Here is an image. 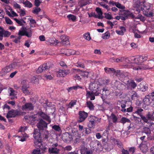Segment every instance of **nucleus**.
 <instances>
[{"label": "nucleus", "instance_id": "473e14b6", "mask_svg": "<svg viewBox=\"0 0 154 154\" xmlns=\"http://www.w3.org/2000/svg\"><path fill=\"white\" fill-rule=\"evenodd\" d=\"M143 133H144L147 134H151V131L150 128L149 127H144L142 131Z\"/></svg>", "mask_w": 154, "mask_h": 154}, {"label": "nucleus", "instance_id": "09e8293b", "mask_svg": "<svg viewBox=\"0 0 154 154\" xmlns=\"http://www.w3.org/2000/svg\"><path fill=\"white\" fill-rule=\"evenodd\" d=\"M136 150V148L134 147H131L129 148L128 151L129 154H134Z\"/></svg>", "mask_w": 154, "mask_h": 154}, {"label": "nucleus", "instance_id": "1a4fd4ad", "mask_svg": "<svg viewBox=\"0 0 154 154\" xmlns=\"http://www.w3.org/2000/svg\"><path fill=\"white\" fill-rule=\"evenodd\" d=\"M20 115V112L18 110L12 109L8 111L6 116L7 118H9L14 117L16 116Z\"/></svg>", "mask_w": 154, "mask_h": 154}, {"label": "nucleus", "instance_id": "f8f14e48", "mask_svg": "<svg viewBox=\"0 0 154 154\" xmlns=\"http://www.w3.org/2000/svg\"><path fill=\"white\" fill-rule=\"evenodd\" d=\"M113 87L114 89L119 90H123L125 88V85L117 80H116L114 83Z\"/></svg>", "mask_w": 154, "mask_h": 154}, {"label": "nucleus", "instance_id": "338daca9", "mask_svg": "<svg viewBox=\"0 0 154 154\" xmlns=\"http://www.w3.org/2000/svg\"><path fill=\"white\" fill-rule=\"evenodd\" d=\"M104 14L105 18L108 20H111L113 18L111 15L109 13H105Z\"/></svg>", "mask_w": 154, "mask_h": 154}, {"label": "nucleus", "instance_id": "39448f33", "mask_svg": "<svg viewBox=\"0 0 154 154\" xmlns=\"http://www.w3.org/2000/svg\"><path fill=\"white\" fill-rule=\"evenodd\" d=\"M51 62H48L39 66L37 70V73L42 72L43 71L49 69L51 66Z\"/></svg>", "mask_w": 154, "mask_h": 154}, {"label": "nucleus", "instance_id": "69168bd1", "mask_svg": "<svg viewBox=\"0 0 154 154\" xmlns=\"http://www.w3.org/2000/svg\"><path fill=\"white\" fill-rule=\"evenodd\" d=\"M99 14L101 17H103V12L101 11V9L99 7H97L95 10Z\"/></svg>", "mask_w": 154, "mask_h": 154}, {"label": "nucleus", "instance_id": "de8ad7c7", "mask_svg": "<svg viewBox=\"0 0 154 154\" xmlns=\"http://www.w3.org/2000/svg\"><path fill=\"white\" fill-rule=\"evenodd\" d=\"M138 97V95L137 93L135 91H133L132 93V94L131 95V99L132 100L137 99Z\"/></svg>", "mask_w": 154, "mask_h": 154}, {"label": "nucleus", "instance_id": "dca6fc26", "mask_svg": "<svg viewBox=\"0 0 154 154\" xmlns=\"http://www.w3.org/2000/svg\"><path fill=\"white\" fill-rule=\"evenodd\" d=\"M40 131V130L38 129H34L33 134V137L35 140L42 139V135Z\"/></svg>", "mask_w": 154, "mask_h": 154}, {"label": "nucleus", "instance_id": "b1692460", "mask_svg": "<svg viewBox=\"0 0 154 154\" xmlns=\"http://www.w3.org/2000/svg\"><path fill=\"white\" fill-rule=\"evenodd\" d=\"M34 146L36 148L40 149L43 146L42 140H35L34 141Z\"/></svg>", "mask_w": 154, "mask_h": 154}, {"label": "nucleus", "instance_id": "a878e982", "mask_svg": "<svg viewBox=\"0 0 154 154\" xmlns=\"http://www.w3.org/2000/svg\"><path fill=\"white\" fill-rule=\"evenodd\" d=\"M79 152L81 154H92L93 153L91 149H87L86 148L82 149L79 151Z\"/></svg>", "mask_w": 154, "mask_h": 154}, {"label": "nucleus", "instance_id": "13d9d810", "mask_svg": "<svg viewBox=\"0 0 154 154\" xmlns=\"http://www.w3.org/2000/svg\"><path fill=\"white\" fill-rule=\"evenodd\" d=\"M21 38L20 36H18L14 39L12 40V41L16 44H18L20 42Z\"/></svg>", "mask_w": 154, "mask_h": 154}, {"label": "nucleus", "instance_id": "052dcab7", "mask_svg": "<svg viewBox=\"0 0 154 154\" xmlns=\"http://www.w3.org/2000/svg\"><path fill=\"white\" fill-rule=\"evenodd\" d=\"M103 92H105L104 93H103V94H104V95L107 96V94H109V90L107 88L105 87L103 88Z\"/></svg>", "mask_w": 154, "mask_h": 154}, {"label": "nucleus", "instance_id": "aec40b11", "mask_svg": "<svg viewBox=\"0 0 154 154\" xmlns=\"http://www.w3.org/2000/svg\"><path fill=\"white\" fill-rule=\"evenodd\" d=\"M138 147L143 153H146L148 151V147L146 144L143 143V141L139 145Z\"/></svg>", "mask_w": 154, "mask_h": 154}, {"label": "nucleus", "instance_id": "c85d7f7f", "mask_svg": "<svg viewBox=\"0 0 154 154\" xmlns=\"http://www.w3.org/2000/svg\"><path fill=\"white\" fill-rule=\"evenodd\" d=\"M63 50H64V52L65 51V53H63V54H65V55H74L75 54V51L74 50L71 49H66L64 50V49H62L61 50V51Z\"/></svg>", "mask_w": 154, "mask_h": 154}, {"label": "nucleus", "instance_id": "bb28decb", "mask_svg": "<svg viewBox=\"0 0 154 154\" xmlns=\"http://www.w3.org/2000/svg\"><path fill=\"white\" fill-rule=\"evenodd\" d=\"M137 59L138 62L139 63H141L147 60V57L146 55H142L138 56Z\"/></svg>", "mask_w": 154, "mask_h": 154}, {"label": "nucleus", "instance_id": "bf43d9fd", "mask_svg": "<svg viewBox=\"0 0 154 154\" xmlns=\"http://www.w3.org/2000/svg\"><path fill=\"white\" fill-rule=\"evenodd\" d=\"M116 6L119 8L121 9L122 10H124L125 9V7L124 6L122 5L120 3L118 2H117Z\"/></svg>", "mask_w": 154, "mask_h": 154}, {"label": "nucleus", "instance_id": "7c9ffc66", "mask_svg": "<svg viewBox=\"0 0 154 154\" xmlns=\"http://www.w3.org/2000/svg\"><path fill=\"white\" fill-rule=\"evenodd\" d=\"M48 42L50 45H56L59 43L58 40L53 38L49 39Z\"/></svg>", "mask_w": 154, "mask_h": 154}, {"label": "nucleus", "instance_id": "0e129e2a", "mask_svg": "<svg viewBox=\"0 0 154 154\" xmlns=\"http://www.w3.org/2000/svg\"><path fill=\"white\" fill-rule=\"evenodd\" d=\"M52 129H54V130L59 132L61 131V128L59 126L57 125H54L52 127Z\"/></svg>", "mask_w": 154, "mask_h": 154}, {"label": "nucleus", "instance_id": "4d7b16f0", "mask_svg": "<svg viewBox=\"0 0 154 154\" xmlns=\"http://www.w3.org/2000/svg\"><path fill=\"white\" fill-rule=\"evenodd\" d=\"M5 22L7 24L9 25H12L13 23L12 21L8 17H5Z\"/></svg>", "mask_w": 154, "mask_h": 154}, {"label": "nucleus", "instance_id": "393cba45", "mask_svg": "<svg viewBox=\"0 0 154 154\" xmlns=\"http://www.w3.org/2000/svg\"><path fill=\"white\" fill-rule=\"evenodd\" d=\"M112 140L115 145H117L118 147L121 149L123 148L122 143L119 139L113 138Z\"/></svg>", "mask_w": 154, "mask_h": 154}, {"label": "nucleus", "instance_id": "ea45409f", "mask_svg": "<svg viewBox=\"0 0 154 154\" xmlns=\"http://www.w3.org/2000/svg\"><path fill=\"white\" fill-rule=\"evenodd\" d=\"M148 122H146L148 125V127L150 128H151V129H154V123L152 122H151L150 119H148Z\"/></svg>", "mask_w": 154, "mask_h": 154}, {"label": "nucleus", "instance_id": "864d4df0", "mask_svg": "<svg viewBox=\"0 0 154 154\" xmlns=\"http://www.w3.org/2000/svg\"><path fill=\"white\" fill-rule=\"evenodd\" d=\"M31 81L33 83L38 84V79L36 76H34L32 78Z\"/></svg>", "mask_w": 154, "mask_h": 154}, {"label": "nucleus", "instance_id": "a19ab883", "mask_svg": "<svg viewBox=\"0 0 154 154\" xmlns=\"http://www.w3.org/2000/svg\"><path fill=\"white\" fill-rule=\"evenodd\" d=\"M110 36V34L109 32H106L105 33L103 34L102 38L103 39H108Z\"/></svg>", "mask_w": 154, "mask_h": 154}, {"label": "nucleus", "instance_id": "423d86ee", "mask_svg": "<svg viewBox=\"0 0 154 154\" xmlns=\"http://www.w3.org/2000/svg\"><path fill=\"white\" fill-rule=\"evenodd\" d=\"M78 114L79 116L78 122L79 123L84 121L88 116V113L84 111H79Z\"/></svg>", "mask_w": 154, "mask_h": 154}, {"label": "nucleus", "instance_id": "cd10ccee", "mask_svg": "<svg viewBox=\"0 0 154 154\" xmlns=\"http://www.w3.org/2000/svg\"><path fill=\"white\" fill-rule=\"evenodd\" d=\"M86 96L87 98H90L91 100H94L95 99V96L93 91L91 92L89 91H87Z\"/></svg>", "mask_w": 154, "mask_h": 154}, {"label": "nucleus", "instance_id": "79ce46f5", "mask_svg": "<svg viewBox=\"0 0 154 154\" xmlns=\"http://www.w3.org/2000/svg\"><path fill=\"white\" fill-rule=\"evenodd\" d=\"M8 91L10 92L9 93V96H14L16 95V94L15 91L13 89L11 88H9L8 89Z\"/></svg>", "mask_w": 154, "mask_h": 154}, {"label": "nucleus", "instance_id": "6ab92c4d", "mask_svg": "<svg viewBox=\"0 0 154 154\" xmlns=\"http://www.w3.org/2000/svg\"><path fill=\"white\" fill-rule=\"evenodd\" d=\"M134 7L138 9L139 11L143 10V9L142 7H140L141 5H142V2L141 1V0H134ZM140 11H139V13Z\"/></svg>", "mask_w": 154, "mask_h": 154}, {"label": "nucleus", "instance_id": "5701e85b", "mask_svg": "<svg viewBox=\"0 0 154 154\" xmlns=\"http://www.w3.org/2000/svg\"><path fill=\"white\" fill-rule=\"evenodd\" d=\"M150 96V95H148L145 97L143 100V104L146 106H148L150 104L151 102Z\"/></svg>", "mask_w": 154, "mask_h": 154}, {"label": "nucleus", "instance_id": "774afa93", "mask_svg": "<svg viewBox=\"0 0 154 154\" xmlns=\"http://www.w3.org/2000/svg\"><path fill=\"white\" fill-rule=\"evenodd\" d=\"M41 10L40 8H36L32 11V12L34 14H37Z\"/></svg>", "mask_w": 154, "mask_h": 154}, {"label": "nucleus", "instance_id": "2f4dec72", "mask_svg": "<svg viewBox=\"0 0 154 154\" xmlns=\"http://www.w3.org/2000/svg\"><path fill=\"white\" fill-rule=\"evenodd\" d=\"M129 87H130L131 89H134L137 86V84L133 81L131 80L128 83Z\"/></svg>", "mask_w": 154, "mask_h": 154}, {"label": "nucleus", "instance_id": "9b49d317", "mask_svg": "<svg viewBox=\"0 0 154 154\" xmlns=\"http://www.w3.org/2000/svg\"><path fill=\"white\" fill-rule=\"evenodd\" d=\"M78 130L76 128H72L71 129V132L68 133V132H66L64 134V135L63 137H64V135H66L67 137V138L68 139V137L71 139H72V136H75L78 133Z\"/></svg>", "mask_w": 154, "mask_h": 154}, {"label": "nucleus", "instance_id": "6e6d98bb", "mask_svg": "<svg viewBox=\"0 0 154 154\" xmlns=\"http://www.w3.org/2000/svg\"><path fill=\"white\" fill-rule=\"evenodd\" d=\"M47 148L45 146L43 145L40 148L41 150V154H43L45 153L47 151Z\"/></svg>", "mask_w": 154, "mask_h": 154}, {"label": "nucleus", "instance_id": "e2e57ef3", "mask_svg": "<svg viewBox=\"0 0 154 154\" xmlns=\"http://www.w3.org/2000/svg\"><path fill=\"white\" fill-rule=\"evenodd\" d=\"M84 37L85 39L88 41L90 40L91 38L89 32H87L84 35Z\"/></svg>", "mask_w": 154, "mask_h": 154}, {"label": "nucleus", "instance_id": "0eeeda50", "mask_svg": "<svg viewBox=\"0 0 154 154\" xmlns=\"http://www.w3.org/2000/svg\"><path fill=\"white\" fill-rule=\"evenodd\" d=\"M119 14L120 15L124 16L126 18L129 17L134 18V17L133 13L128 10H120Z\"/></svg>", "mask_w": 154, "mask_h": 154}, {"label": "nucleus", "instance_id": "c756f323", "mask_svg": "<svg viewBox=\"0 0 154 154\" xmlns=\"http://www.w3.org/2000/svg\"><path fill=\"white\" fill-rule=\"evenodd\" d=\"M105 71L107 73H115L116 72L114 69L105 67L104 69Z\"/></svg>", "mask_w": 154, "mask_h": 154}, {"label": "nucleus", "instance_id": "20e7f679", "mask_svg": "<svg viewBox=\"0 0 154 154\" xmlns=\"http://www.w3.org/2000/svg\"><path fill=\"white\" fill-rule=\"evenodd\" d=\"M48 124L42 119H39L38 122L37 124V126L38 129L40 130H47L48 128Z\"/></svg>", "mask_w": 154, "mask_h": 154}, {"label": "nucleus", "instance_id": "2eb2a0df", "mask_svg": "<svg viewBox=\"0 0 154 154\" xmlns=\"http://www.w3.org/2000/svg\"><path fill=\"white\" fill-rule=\"evenodd\" d=\"M148 85L145 82H141L138 86V88L142 92H145L148 89Z\"/></svg>", "mask_w": 154, "mask_h": 154}, {"label": "nucleus", "instance_id": "a18cd8bd", "mask_svg": "<svg viewBox=\"0 0 154 154\" xmlns=\"http://www.w3.org/2000/svg\"><path fill=\"white\" fill-rule=\"evenodd\" d=\"M87 107H88L90 109H94V106L91 102L90 101L87 102Z\"/></svg>", "mask_w": 154, "mask_h": 154}, {"label": "nucleus", "instance_id": "4be33fe9", "mask_svg": "<svg viewBox=\"0 0 154 154\" xmlns=\"http://www.w3.org/2000/svg\"><path fill=\"white\" fill-rule=\"evenodd\" d=\"M60 150L57 148L51 147L48 149V152L50 154H58Z\"/></svg>", "mask_w": 154, "mask_h": 154}, {"label": "nucleus", "instance_id": "7ed1b4c3", "mask_svg": "<svg viewBox=\"0 0 154 154\" xmlns=\"http://www.w3.org/2000/svg\"><path fill=\"white\" fill-rule=\"evenodd\" d=\"M88 119L89 121L88 126L90 128H92L95 127L96 122L98 121L99 122H100L101 121L100 118L92 115L89 116L88 117Z\"/></svg>", "mask_w": 154, "mask_h": 154}, {"label": "nucleus", "instance_id": "f03ea898", "mask_svg": "<svg viewBox=\"0 0 154 154\" xmlns=\"http://www.w3.org/2000/svg\"><path fill=\"white\" fill-rule=\"evenodd\" d=\"M19 36H22L25 35L28 37H31L32 36V29L31 28H22V30H20L18 33Z\"/></svg>", "mask_w": 154, "mask_h": 154}, {"label": "nucleus", "instance_id": "3c124183", "mask_svg": "<svg viewBox=\"0 0 154 154\" xmlns=\"http://www.w3.org/2000/svg\"><path fill=\"white\" fill-rule=\"evenodd\" d=\"M32 154H41V151L40 149H33L32 152Z\"/></svg>", "mask_w": 154, "mask_h": 154}, {"label": "nucleus", "instance_id": "6e6552de", "mask_svg": "<svg viewBox=\"0 0 154 154\" xmlns=\"http://www.w3.org/2000/svg\"><path fill=\"white\" fill-rule=\"evenodd\" d=\"M11 34L9 31L5 30L3 28L0 26V41H2L3 37H8Z\"/></svg>", "mask_w": 154, "mask_h": 154}, {"label": "nucleus", "instance_id": "c9c22d12", "mask_svg": "<svg viewBox=\"0 0 154 154\" xmlns=\"http://www.w3.org/2000/svg\"><path fill=\"white\" fill-rule=\"evenodd\" d=\"M146 117L148 120L150 119L151 120L154 121V111L152 114H151L150 112H148L146 114Z\"/></svg>", "mask_w": 154, "mask_h": 154}, {"label": "nucleus", "instance_id": "603ef678", "mask_svg": "<svg viewBox=\"0 0 154 154\" xmlns=\"http://www.w3.org/2000/svg\"><path fill=\"white\" fill-rule=\"evenodd\" d=\"M28 88H22L21 90L26 95H29L30 94V92L29 90H28Z\"/></svg>", "mask_w": 154, "mask_h": 154}, {"label": "nucleus", "instance_id": "72a5a7b5", "mask_svg": "<svg viewBox=\"0 0 154 154\" xmlns=\"http://www.w3.org/2000/svg\"><path fill=\"white\" fill-rule=\"evenodd\" d=\"M42 136L43 139H47L49 137V133L48 131L46 130H43Z\"/></svg>", "mask_w": 154, "mask_h": 154}, {"label": "nucleus", "instance_id": "37998d69", "mask_svg": "<svg viewBox=\"0 0 154 154\" xmlns=\"http://www.w3.org/2000/svg\"><path fill=\"white\" fill-rule=\"evenodd\" d=\"M23 4L25 6L28 8H30L32 7V5L31 2L28 0H26L24 2Z\"/></svg>", "mask_w": 154, "mask_h": 154}, {"label": "nucleus", "instance_id": "412c9836", "mask_svg": "<svg viewBox=\"0 0 154 154\" xmlns=\"http://www.w3.org/2000/svg\"><path fill=\"white\" fill-rule=\"evenodd\" d=\"M148 65H147L142 64L136 67H133V69L134 70H139L146 69H149Z\"/></svg>", "mask_w": 154, "mask_h": 154}, {"label": "nucleus", "instance_id": "f704fd0d", "mask_svg": "<svg viewBox=\"0 0 154 154\" xmlns=\"http://www.w3.org/2000/svg\"><path fill=\"white\" fill-rule=\"evenodd\" d=\"M79 88L82 89L83 88L82 86L77 85L68 88L67 89V90L68 92H70L72 90H76L77 89Z\"/></svg>", "mask_w": 154, "mask_h": 154}, {"label": "nucleus", "instance_id": "9d476101", "mask_svg": "<svg viewBox=\"0 0 154 154\" xmlns=\"http://www.w3.org/2000/svg\"><path fill=\"white\" fill-rule=\"evenodd\" d=\"M70 72V71L69 69H60L57 73V77H63Z\"/></svg>", "mask_w": 154, "mask_h": 154}, {"label": "nucleus", "instance_id": "680f3d73", "mask_svg": "<svg viewBox=\"0 0 154 154\" xmlns=\"http://www.w3.org/2000/svg\"><path fill=\"white\" fill-rule=\"evenodd\" d=\"M88 4V2L86 0H82L80 2V6L82 7L85 5H86Z\"/></svg>", "mask_w": 154, "mask_h": 154}, {"label": "nucleus", "instance_id": "49530a36", "mask_svg": "<svg viewBox=\"0 0 154 154\" xmlns=\"http://www.w3.org/2000/svg\"><path fill=\"white\" fill-rule=\"evenodd\" d=\"M76 100H72L69 103L68 106L69 107L72 108L76 104Z\"/></svg>", "mask_w": 154, "mask_h": 154}, {"label": "nucleus", "instance_id": "f257e3e1", "mask_svg": "<svg viewBox=\"0 0 154 154\" xmlns=\"http://www.w3.org/2000/svg\"><path fill=\"white\" fill-rule=\"evenodd\" d=\"M133 111H134L133 113L137 114L139 115L142 121H143L144 122H148V120L147 118L146 117V116H143L142 114H143V109L140 107H136L134 109Z\"/></svg>", "mask_w": 154, "mask_h": 154}, {"label": "nucleus", "instance_id": "4468645a", "mask_svg": "<svg viewBox=\"0 0 154 154\" xmlns=\"http://www.w3.org/2000/svg\"><path fill=\"white\" fill-rule=\"evenodd\" d=\"M108 120L109 124H112V121L113 123L116 124L118 122V117L113 113L111 114L110 116L108 117Z\"/></svg>", "mask_w": 154, "mask_h": 154}, {"label": "nucleus", "instance_id": "ddd939ff", "mask_svg": "<svg viewBox=\"0 0 154 154\" xmlns=\"http://www.w3.org/2000/svg\"><path fill=\"white\" fill-rule=\"evenodd\" d=\"M22 110L23 111H31L33 109L34 106L32 103H26L24 105L22 106Z\"/></svg>", "mask_w": 154, "mask_h": 154}, {"label": "nucleus", "instance_id": "e433bc0d", "mask_svg": "<svg viewBox=\"0 0 154 154\" xmlns=\"http://www.w3.org/2000/svg\"><path fill=\"white\" fill-rule=\"evenodd\" d=\"M112 60H113L114 62H121L125 60V58L124 57H119L118 58L115 59L114 58L111 59Z\"/></svg>", "mask_w": 154, "mask_h": 154}, {"label": "nucleus", "instance_id": "a211bd4d", "mask_svg": "<svg viewBox=\"0 0 154 154\" xmlns=\"http://www.w3.org/2000/svg\"><path fill=\"white\" fill-rule=\"evenodd\" d=\"M61 40V43L64 45H67L69 44V37L66 35H63L60 36Z\"/></svg>", "mask_w": 154, "mask_h": 154}, {"label": "nucleus", "instance_id": "f3484780", "mask_svg": "<svg viewBox=\"0 0 154 154\" xmlns=\"http://www.w3.org/2000/svg\"><path fill=\"white\" fill-rule=\"evenodd\" d=\"M38 115L40 116L43 119L46 120L50 123L51 122V119L50 117L42 112H38Z\"/></svg>", "mask_w": 154, "mask_h": 154}, {"label": "nucleus", "instance_id": "8fccbe9b", "mask_svg": "<svg viewBox=\"0 0 154 154\" xmlns=\"http://www.w3.org/2000/svg\"><path fill=\"white\" fill-rule=\"evenodd\" d=\"M11 70V68L10 66H7L2 69V71L4 72L7 73L10 72Z\"/></svg>", "mask_w": 154, "mask_h": 154}, {"label": "nucleus", "instance_id": "5fc2aeb1", "mask_svg": "<svg viewBox=\"0 0 154 154\" xmlns=\"http://www.w3.org/2000/svg\"><path fill=\"white\" fill-rule=\"evenodd\" d=\"M79 74L81 76L85 77H86L87 78L88 77V73L87 72L83 71H82L81 72H80Z\"/></svg>", "mask_w": 154, "mask_h": 154}, {"label": "nucleus", "instance_id": "c03bdc74", "mask_svg": "<svg viewBox=\"0 0 154 154\" xmlns=\"http://www.w3.org/2000/svg\"><path fill=\"white\" fill-rule=\"evenodd\" d=\"M67 17L69 20H71L73 21H75L76 19V17L72 14H69L68 15Z\"/></svg>", "mask_w": 154, "mask_h": 154}, {"label": "nucleus", "instance_id": "4c0bfd02", "mask_svg": "<svg viewBox=\"0 0 154 154\" xmlns=\"http://www.w3.org/2000/svg\"><path fill=\"white\" fill-rule=\"evenodd\" d=\"M22 88H29V86L25 80H23L21 82Z\"/></svg>", "mask_w": 154, "mask_h": 154}, {"label": "nucleus", "instance_id": "58836bf2", "mask_svg": "<svg viewBox=\"0 0 154 154\" xmlns=\"http://www.w3.org/2000/svg\"><path fill=\"white\" fill-rule=\"evenodd\" d=\"M119 122L124 124L126 122L130 123L131 121L128 119L124 117H122Z\"/></svg>", "mask_w": 154, "mask_h": 154}]
</instances>
